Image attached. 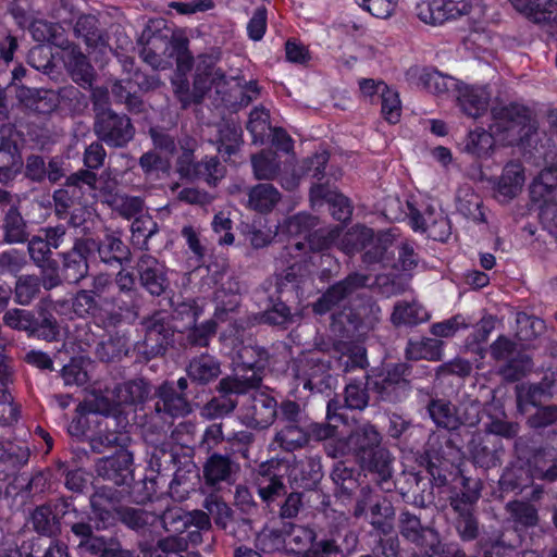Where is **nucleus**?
<instances>
[{"label":"nucleus","mask_w":557,"mask_h":557,"mask_svg":"<svg viewBox=\"0 0 557 557\" xmlns=\"http://www.w3.org/2000/svg\"><path fill=\"white\" fill-rule=\"evenodd\" d=\"M348 440L356 461L383 447L381 433L375 425L369 422L360 424L352 430Z\"/></svg>","instance_id":"45"},{"label":"nucleus","mask_w":557,"mask_h":557,"mask_svg":"<svg viewBox=\"0 0 557 557\" xmlns=\"http://www.w3.org/2000/svg\"><path fill=\"white\" fill-rule=\"evenodd\" d=\"M103 305L89 289H79L72 298V309L79 318H92L102 329L116 327L123 314L116 310H104Z\"/></svg>","instance_id":"15"},{"label":"nucleus","mask_w":557,"mask_h":557,"mask_svg":"<svg viewBox=\"0 0 557 557\" xmlns=\"http://www.w3.org/2000/svg\"><path fill=\"white\" fill-rule=\"evenodd\" d=\"M150 394L151 384L143 377L117 384L113 389V395L121 407L122 405L135 407L143 405L150 397Z\"/></svg>","instance_id":"48"},{"label":"nucleus","mask_w":557,"mask_h":557,"mask_svg":"<svg viewBox=\"0 0 557 557\" xmlns=\"http://www.w3.org/2000/svg\"><path fill=\"white\" fill-rule=\"evenodd\" d=\"M310 197L313 201L325 200L335 220L344 223L350 221L354 211L350 200L337 190L331 189L329 183L311 186Z\"/></svg>","instance_id":"41"},{"label":"nucleus","mask_w":557,"mask_h":557,"mask_svg":"<svg viewBox=\"0 0 557 557\" xmlns=\"http://www.w3.org/2000/svg\"><path fill=\"white\" fill-rule=\"evenodd\" d=\"M357 462L382 490L386 492L392 490L394 457L388 448L383 446L358 459Z\"/></svg>","instance_id":"24"},{"label":"nucleus","mask_w":557,"mask_h":557,"mask_svg":"<svg viewBox=\"0 0 557 557\" xmlns=\"http://www.w3.org/2000/svg\"><path fill=\"white\" fill-rule=\"evenodd\" d=\"M429 318L428 311L418 302L400 301L395 305L391 321L395 326H414L428 321Z\"/></svg>","instance_id":"56"},{"label":"nucleus","mask_w":557,"mask_h":557,"mask_svg":"<svg viewBox=\"0 0 557 557\" xmlns=\"http://www.w3.org/2000/svg\"><path fill=\"white\" fill-rule=\"evenodd\" d=\"M257 380H238L224 376L215 386L219 396H213L200 409V417L206 420L222 419L231 414L237 407L238 401L234 396L245 395L253 389Z\"/></svg>","instance_id":"8"},{"label":"nucleus","mask_w":557,"mask_h":557,"mask_svg":"<svg viewBox=\"0 0 557 557\" xmlns=\"http://www.w3.org/2000/svg\"><path fill=\"white\" fill-rule=\"evenodd\" d=\"M129 352L128 338L124 334H111L96 347V356L101 362H120Z\"/></svg>","instance_id":"53"},{"label":"nucleus","mask_w":557,"mask_h":557,"mask_svg":"<svg viewBox=\"0 0 557 557\" xmlns=\"http://www.w3.org/2000/svg\"><path fill=\"white\" fill-rule=\"evenodd\" d=\"M557 188V166L550 165L543 169L530 186V197L534 202H540Z\"/></svg>","instance_id":"64"},{"label":"nucleus","mask_w":557,"mask_h":557,"mask_svg":"<svg viewBox=\"0 0 557 557\" xmlns=\"http://www.w3.org/2000/svg\"><path fill=\"white\" fill-rule=\"evenodd\" d=\"M426 411L437 428L448 431H455L462 424L474 425L479 422L478 416L462 419L458 414L457 407L444 398H431L426 405Z\"/></svg>","instance_id":"31"},{"label":"nucleus","mask_w":557,"mask_h":557,"mask_svg":"<svg viewBox=\"0 0 557 557\" xmlns=\"http://www.w3.org/2000/svg\"><path fill=\"white\" fill-rule=\"evenodd\" d=\"M399 494L405 503L418 508H426L435 499L431 479L418 472L405 474V482L399 487Z\"/></svg>","instance_id":"30"},{"label":"nucleus","mask_w":557,"mask_h":557,"mask_svg":"<svg viewBox=\"0 0 557 557\" xmlns=\"http://www.w3.org/2000/svg\"><path fill=\"white\" fill-rule=\"evenodd\" d=\"M419 261L420 258L410 243H393L389 259L386 261V269L410 272L417 268Z\"/></svg>","instance_id":"55"},{"label":"nucleus","mask_w":557,"mask_h":557,"mask_svg":"<svg viewBox=\"0 0 557 557\" xmlns=\"http://www.w3.org/2000/svg\"><path fill=\"white\" fill-rule=\"evenodd\" d=\"M490 97V92L484 87H466L460 92L458 101L468 116L476 119L487 110Z\"/></svg>","instance_id":"54"},{"label":"nucleus","mask_w":557,"mask_h":557,"mask_svg":"<svg viewBox=\"0 0 557 557\" xmlns=\"http://www.w3.org/2000/svg\"><path fill=\"white\" fill-rule=\"evenodd\" d=\"M278 416L277 400L265 392L253 393L242 408L240 421L252 430H267Z\"/></svg>","instance_id":"12"},{"label":"nucleus","mask_w":557,"mask_h":557,"mask_svg":"<svg viewBox=\"0 0 557 557\" xmlns=\"http://www.w3.org/2000/svg\"><path fill=\"white\" fill-rule=\"evenodd\" d=\"M238 471V463L231 456L220 453L211 454L202 466L205 484L210 487H219L222 483L233 484Z\"/></svg>","instance_id":"28"},{"label":"nucleus","mask_w":557,"mask_h":557,"mask_svg":"<svg viewBox=\"0 0 557 557\" xmlns=\"http://www.w3.org/2000/svg\"><path fill=\"white\" fill-rule=\"evenodd\" d=\"M61 59L64 69L74 83L84 89L91 88L96 78V71L79 46L71 48V51L62 54Z\"/></svg>","instance_id":"39"},{"label":"nucleus","mask_w":557,"mask_h":557,"mask_svg":"<svg viewBox=\"0 0 557 557\" xmlns=\"http://www.w3.org/2000/svg\"><path fill=\"white\" fill-rule=\"evenodd\" d=\"M493 122L490 131L508 145H517L527 139L536 127L531 110L520 103L494 107L491 111Z\"/></svg>","instance_id":"2"},{"label":"nucleus","mask_w":557,"mask_h":557,"mask_svg":"<svg viewBox=\"0 0 557 557\" xmlns=\"http://www.w3.org/2000/svg\"><path fill=\"white\" fill-rule=\"evenodd\" d=\"M92 132L109 148L122 149L134 140L136 127L126 113L112 110L94 117Z\"/></svg>","instance_id":"9"},{"label":"nucleus","mask_w":557,"mask_h":557,"mask_svg":"<svg viewBox=\"0 0 557 557\" xmlns=\"http://www.w3.org/2000/svg\"><path fill=\"white\" fill-rule=\"evenodd\" d=\"M247 207L258 213L271 212L281 201L282 195L270 183H258L247 189Z\"/></svg>","instance_id":"46"},{"label":"nucleus","mask_w":557,"mask_h":557,"mask_svg":"<svg viewBox=\"0 0 557 557\" xmlns=\"http://www.w3.org/2000/svg\"><path fill=\"white\" fill-rule=\"evenodd\" d=\"M95 516L87 511H81L72 507L73 519L67 522L71 533L77 540V547L95 557H133L132 552L123 549L120 541L114 536L96 534L97 531L107 529V522L113 518L114 509L110 510L104 504L89 505Z\"/></svg>","instance_id":"1"},{"label":"nucleus","mask_w":557,"mask_h":557,"mask_svg":"<svg viewBox=\"0 0 557 557\" xmlns=\"http://www.w3.org/2000/svg\"><path fill=\"white\" fill-rule=\"evenodd\" d=\"M330 370L331 361L329 359L310 356L304 362L299 380L302 381L304 388L322 393L330 386Z\"/></svg>","instance_id":"43"},{"label":"nucleus","mask_w":557,"mask_h":557,"mask_svg":"<svg viewBox=\"0 0 557 557\" xmlns=\"http://www.w3.org/2000/svg\"><path fill=\"white\" fill-rule=\"evenodd\" d=\"M380 312V307L374 301H372L370 297H368L367 301H363L358 306H344L341 311L333 313V322L331 327L335 330L337 321L342 323V319H345L346 322L351 325L354 331L364 333L373 329L374 325L379 322Z\"/></svg>","instance_id":"20"},{"label":"nucleus","mask_w":557,"mask_h":557,"mask_svg":"<svg viewBox=\"0 0 557 557\" xmlns=\"http://www.w3.org/2000/svg\"><path fill=\"white\" fill-rule=\"evenodd\" d=\"M315 540V531L306 525H299L290 521L287 522V544L290 550L301 554L312 547Z\"/></svg>","instance_id":"63"},{"label":"nucleus","mask_w":557,"mask_h":557,"mask_svg":"<svg viewBox=\"0 0 557 557\" xmlns=\"http://www.w3.org/2000/svg\"><path fill=\"white\" fill-rule=\"evenodd\" d=\"M137 548L143 557H184L182 553L187 550V541L176 533L161 536L149 532V537L138 539Z\"/></svg>","instance_id":"21"},{"label":"nucleus","mask_w":557,"mask_h":557,"mask_svg":"<svg viewBox=\"0 0 557 557\" xmlns=\"http://www.w3.org/2000/svg\"><path fill=\"white\" fill-rule=\"evenodd\" d=\"M371 520L370 524L380 533L389 534L393 529V521L396 512L391 500L383 498L376 500L370 506Z\"/></svg>","instance_id":"60"},{"label":"nucleus","mask_w":557,"mask_h":557,"mask_svg":"<svg viewBox=\"0 0 557 557\" xmlns=\"http://www.w3.org/2000/svg\"><path fill=\"white\" fill-rule=\"evenodd\" d=\"M332 350L338 369L345 373L364 370L369 366L367 349L358 342L336 339Z\"/></svg>","instance_id":"32"},{"label":"nucleus","mask_w":557,"mask_h":557,"mask_svg":"<svg viewBox=\"0 0 557 557\" xmlns=\"http://www.w3.org/2000/svg\"><path fill=\"white\" fill-rule=\"evenodd\" d=\"M186 375L191 383L207 386L215 382L222 374V362L210 354L193 357L185 368Z\"/></svg>","instance_id":"37"},{"label":"nucleus","mask_w":557,"mask_h":557,"mask_svg":"<svg viewBox=\"0 0 557 557\" xmlns=\"http://www.w3.org/2000/svg\"><path fill=\"white\" fill-rule=\"evenodd\" d=\"M524 170L518 162H509L503 170L496 190L504 201L511 200L521 190L524 184Z\"/></svg>","instance_id":"52"},{"label":"nucleus","mask_w":557,"mask_h":557,"mask_svg":"<svg viewBox=\"0 0 557 557\" xmlns=\"http://www.w3.org/2000/svg\"><path fill=\"white\" fill-rule=\"evenodd\" d=\"M154 412L160 418H185L193 412L186 393H178L173 382L164 381L154 391Z\"/></svg>","instance_id":"17"},{"label":"nucleus","mask_w":557,"mask_h":557,"mask_svg":"<svg viewBox=\"0 0 557 557\" xmlns=\"http://www.w3.org/2000/svg\"><path fill=\"white\" fill-rule=\"evenodd\" d=\"M360 472L345 461H337L331 472V479L343 495H351L359 486Z\"/></svg>","instance_id":"59"},{"label":"nucleus","mask_w":557,"mask_h":557,"mask_svg":"<svg viewBox=\"0 0 557 557\" xmlns=\"http://www.w3.org/2000/svg\"><path fill=\"white\" fill-rule=\"evenodd\" d=\"M113 298L111 299L112 310L132 312L139 307L140 292L136 285V275L123 268L113 278Z\"/></svg>","instance_id":"25"},{"label":"nucleus","mask_w":557,"mask_h":557,"mask_svg":"<svg viewBox=\"0 0 557 557\" xmlns=\"http://www.w3.org/2000/svg\"><path fill=\"white\" fill-rule=\"evenodd\" d=\"M72 504L66 497L50 499L36 506L29 513L32 530L40 536L58 539L62 534V519Z\"/></svg>","instance_id":"10"},{"label":"nucleus","mask_w":557,"mask_h":557,"mask_svg":"<svg viewBox=\"0 0 557 557\" xmlns=\"http://www.w3.org/2000/svg\"><path fill=\"white\" fill-rule=\"evenodd\" d=\"M307 422L302 424L283 425L274 436L276 443L285 451H294L307 445Z\"/></svg>","instance_id":"57"},{"label":"nucleus","mask_w":557,"mask_h":557,"mask_svg":"<svg viewBox=\"0 0 557 557\" xmlns=\"http://www.w3.org/2000/svg\"><path fill=\"white\" fill-rule=\"evenodd\" d=\"M410 374L411 366L406 362L373 369L366 375L367 386L375 395L377 403L399 404L411 388V382L408 379Z\"/></svg>","instance_id":"3"},{"label":"nucleus","mask_w":557,"mask_h":557,"mask_svg":"<svg viewBox=\"0 0 557 557\" xmlns=\"http://www.w3.org/2000/svg\"><path fill=\"white\" fill-rule=\"evenodd\" d=\"M22 134L16 127L7 123L0 127V182L8 183L23 169L21 153Z\"/></svg>","instance_id":"11"},{"label":"nucleus","mask_w":557,"mask_h":557,"mask_svg":"<svg viewBox=\"0 0 557 557\" xmlns=\"http://www.w3.org/2000/svg\"><path fill=\"white\" fill-rule=\"evenodd\" d=\"M470 459L475 467L490 470L502 466L505 454L502 442L491 435H475L468 444Z\"/></svg>","instance_id":"23"},{"label":"nucleus","mask_w":557,"mask_h":557,"mask_svg":"<svg viewBox=\"0 0 557 557\" xmlns=\"http://www.w3.org/2000/svg\"><path fill=\"white\" fill-rule=\"evenodd\" d=\"M225 84V73L221 69L215 67L211 58H205L198 63L196 69L193 87L195 103H200L212 86H215L216 91L221 92L220 88Z\"/></svg>","instance_id":"36"},{"label":"nucleus","mask_w":557,"mask_h":557,"mask_svg":"<svg viewBox=\"0 0 557 557\" xmlns=\"http://www.w3.org/2000/svg\"><path fill=\"white\" fill-rule=\"evenodd\" d=\"M417 85L434 95H444L457 88V81L434 69H410L407 73Z\"/></svg>","instance_id":"44"},{"label":"nucleus","mask_w":557,"mask_h":557,"mask_svg":"<svg viewBox=\"0 0 557 557\" xmlns=\"http://www.w3.org/2000/svg\"><path fill=\"white\" fill-rule=\"evenodd\" d=\"M74 35L81 38L90 50L109 48V34L100 27L99 20L92 14L81 15L74 25Z\"/></svg>","instance_id":"42"},{"label":"nucleus","mask_w":557,"mask_h":557,"mask_svg":"<svg viewBox=\"0 0 557 557\" xmlns=\"http://www.w3.org/2000/svg\"><path fill=\"white\" fill-rule=\"evenodd\" d=\"M133 454L119 449L114 455L99 458L95 466L98 478L115 486H129L133 481Z\"/></svg>","instance_id":"16"},{"label":"nucleus","mask_w":557,"mask_h":557,"mask_svg":"<svg viewBox=\"0 0 557 557\" xmlns=\"http://www.w3.org/2000/svg\"><path fill=\"white\" fill-rule=\"evenodd\" d=\"M282 264L285 265V268L281 273L276 274V285L278 289H282V287L287 284L299 286V284L304 283L309 276V264L307 258L304 256H295V259H290V262Z\"/></svg>","instance_id":"58"},{"label":"nucleus","mask_w":557,"mask_h":557,"mask_svg":"<svg viewBox=\"0 0 557 557\" xmlns=\"http://www.w3.org/2000/svg\"><path fill=\"white\" fill-rule=\"evenodd\" d=\"M357 544L358 536L355 532L335 528L321 537L315 533L312 547L308 548L300 557H331L334 555L347 557L355 552Z\"/></svg>","instance_id":"14"},{"label":"nucleus","mask_w":557,"mask_h":557,"mask_svg":"<svg viewBox=\"0 0 557 557\" xmlns=\"http://www.w3.org/2000/svg\"><path fill=\"white\" fill-rule=\"evenodd\" d=\"M15 98L25 109L37 114H48L59 106V98L54 90L32 88L23 84H14Z\"/></svg>","instance_id":"29"},{"label":"nucleus","mask_w":557,"mask_h":557,"mask_svg":"<svg viewBox=\"0 0 557 557\" xmlns=\"http://www.w3.org/2000/svg\"><path fill=\"white\" fill-rule=\"evenodd\" d=\"M92 252H95L92 237H76L72 248L60 253L61 272L67 283L78 284L88 276V258Z\"/></svg>","instance_id":"13"},{"label":"nucleus","mask_w":557,"mask_h":557,"mask_svg":"<svg viewBox=\"0 0 557 557\" xmlns=\"http://www.w3.org/2000/svg\"><path fill=\"white\" fill-rule=\"evenodd\" d=\"M471 4L461 0H428L417 4V16L425 24H443L471 12Z\"/></svg>","instance_id":"18"},{"label":"nucleus","mask_w":557,"mask_h":557,"mask_svg":"<svg viewBox=\"0 0 557 557\" xmlns=\"http://www.w3.org/2000/svg\"><path fill=\"white\" fill-rule=\"evenodd\" d=\"M371 276L360 272H350L344 278L330 285L322 295L312 304V310L315 314H325L335 308L349 306L350 300L356 296L360 297V292L370 286Z\"/></svg>","instance_id":"6"},{"label":"nucleus","mask_w":557,"mask_h":557,"mask_svg":"<svg viewBox=\"0 0 557 557\" xmlns=\"http://www.w3.org/2000/svg\"><path fill=\"white\" fill-rule=\"evenodd\" d=\"M400 536L429 557L443 553L441 534L433 520L423 521L414 512L403 509L397 519Z\"/></svg>","instance_id":"5"},{"label":"nucleus","mask_w":557,"mask_h":557,"mask_svg":"<svg viewBox=\"0 0 557 557\" xmlns=\"http://www.w3.org/2000/svg\"><path fill=\"white\" fill-rule=\"evenodd\" d=\"M237 357L238 368L243 373L228 376L242 381L255 379L257 380V384L253 386V389L259 388L262 383L263 371L269 364V351L258 345H245L238 350Z\"/></svg>","instance_id":"22"},{"label":"nucleus","mask_w":557,"mask_h":557,"mask_svg":"<svg viewBox=\"0 0 557 557\" xmlns=\"http://www.w3.org/2000/svg\"><path fill=\"white\" fill-rule=\"evenodd\" d=\"M95 251L101 263L111 268H123L132 261V250L117 232L104 234L103 238H94Z\"/></svg>","instance_id":"26"},{"label":"nucleus","mask_w":557,"mask_h":557,"mask_svg":"<svg viewBox=\"0 0 557 557\" xmlns=\"http://www.w3.org/2000/svg\"><path fill=\"white\" fill-rule=\"evenodd\" d=\"M443 344L441 339L433 337L410 338L405 349V357L411 361H440Z\"/></svg>","instance_id":"50"},{"label":"nucleus","mask_w":557,"mask_h":557,"mask_svg":"<svg viewBox=\"0 0 557 557\" xmlns=\"http://www.w3.org/2000/svg\"><path fill=\"white\" fill-rule=\"evenodd\" d=\"M157 518L166 533L182 534L191 525L211 529V520L202 510L187 511L180 506H172L165 508L161 513H157Z\"/></svg>","instance_id":"19"},{"label":"nucleus","mask_w":557,"mask_h":557,"mask_svg":"<svg viewBox=\"0 0 557 557\" xmlns=\"http://www.w3.org/2000/svg\"><path fill=\"white\" fill-rule=\"evenodd\" d=\"M144 332L141 341L136 343V349L146 360L165 355L174 335L170 318L166 312L157 310L144 317L140 321Z\"/></svg>","instance_id":"7"},{"label":"nucleus","mask_w":557,"mask_h":557,"mask_svg":"<svg viewBox=\"0 0 557 557\" xmlns=\"http://www.w3.org/2000/svg\"><path fill=\"white\" fill-rule=\"evenodd\" d=\"M252 174L257 181H274L281 174V160L278 154L271 149H262L250 156Z\"/></svg>","instance_id":"49"},{"label":"nucleus","mask_w":557,"mask_h":557,"mask_svg":"<svg viewBox=\"0 0 557 557\" xmlns=\"http://www.w3.org/2000/svg\"><path fill=\"white\" fill-rule=\"evenodd\" d=\"M374 240V232L364 225H355L349 228L341 240V247L346 253L366 249Z\"/></svg>","instance_id":"62"},{"label":"nucleus","mask_w":557,"mask_h":557,"mask_svg":"<svg viewBox=\"0 0 557 557\" xmlns=\"http://www.w3.org/2000/svg\"><path fill=\"white\" fill-rule=\"evenodd\" d=\"M513 9L541 25H557V0H509Z\"/></svg>","instance_id":"40"},{"label":"nucleus","mask_w":557,"mask_h":557,"mask_svg":"<svg viewBox=\"0 0 557 557\" xmlns=\"http://www.w3.org/2000/svg\"><path fill=\"white\" fill-rule=\"evenodd\" d=\"M532 483V474L529 468L512 466L504 470L499 479V487L503 492L521 493Z\"/></svg>","instance_id":"61"},{"label":"nucleus","mask_w":557,"mask_h":557,"mask_svg":"<svg viewBox=\"0 0 557 557\" xmlns=\"http://www.w3.org/2000/svg\"><path fill=\"white\" fill-rule=\"evenodd\" d=\"M2 240L8 245L25 244L29 237L27 221L16 206H11L2 219Z\"/></svg>","instance_id":"47"},{"label":"nucleus","mask_w":557,"mask_h":557,"mask_svg":"<svg viewBox=\"0 0 557 557\" xmlns=\"http://www.w3.org/2000/svg\"><path fill=\"white\" fill-rule=\"evenodd\" d=\"M116 519L127 529L136 532L139 539L149 537V532L158 522L157 513L144 508L119 505L114 507Z\"/></svg>","instance_id":"35"},{"label":"nucleus","mask_w":557,"mask_h":557,"mask_svg":"<svg viewBox=\"0 0 557 557\" xmlns=\"http://www.w3.org/2000/svg\"><path fill=\"white\" fill-rule=\"evenodd\" d=\"M177 38L178 36L174 34L173 29L166 26L165 21L160 18L147 24L138 38V44L145 45L168 58L174 49Z\"/></svg>","instance_id":"34"},{"label":"nucleus","mask_w":557,"mask_h":557,"mask_svg":"<svg viewBox=\"0 0 557 557\" xmlns=\"http://www.w3.org/2000/svg\"><path fill=\"white\" fill-rule=\"evenodd\" d=\"M3 324L14 331L24 332L28 337H37L48 343L60 337V324L46 308L38 306L37 314L27 309L11 308L2 315Z\"/></svg>","instance_id":"4"},{"label":"nucleus","mask_w":557,"mask_h":557,"mask_svg":"<svg viewBox=\"0 0 557 557\" xmlns=\"http://www.w3.org/2000/svg\"><path fill=\"white\" fill-rule=\"evenodd\" d=\"M78 410L83 413L101 414L109 419L108 421L114 422V426L117 429H125L128 424L127 416L124 413L119 400H112L100 392L92 393L90 397L79 404Z\"/></svg>","instance_id":"33"},{"label":"nucleus","mask_w":557,"mask_h":557,"mask_svg":"<svg viewBox=\"0 0 557 557\" xmlns=\"http://www.w3.org/2000/svg\"><path fill=\"white\" fill-rule=\"evenodd\" d=\"M141 287L151 296H161L169 286L164 267L151 255H141L135 265Z\"/></svg>","instance_id":"27"},{"label":"nucleus","mask_w":557,"mask_h":557,"mask_svg":"<svg viewBox=\"0 0 557 557\" xmlns=\"http://www.w3.org/2000/svg\"><path fill=\"white\" fill-rule=\"evenodd\" d=\"M322 478V463L319 456H306L295 460L289 469L290 482L307 491L317 488Z\"/></svg>","instance_id":"38"},{"label":"nucleus","mask_w":557,"mask_h":557,"mask_svg":"<svg viewBox=\"0 0 557 557\" xmlns=\"http://www.w3.org/2000/svg\"><path fill=\"white\" fill-rule=\"evenodd\" d=\"M114 422L107 421L106 430L99 431L97 434L90 437L89 444L90 449L95 454H102L106 449L117 448L119 449H127V446L131 443V437L126 432H123L122 429H112Z\"/></svg>","instance_id":"51"}]
</instances>
